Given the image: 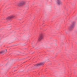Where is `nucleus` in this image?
<instances>
[{"mask_svg":"<svg viewBox=\"0 0 77 77\" xmlns=\"http://www.w3.org/2000/svg\"><path fill=\"white\" fill-rule=\"evenodd\" d=\"M26 4V2L23 0H21L20 1V2L18 4L19 6H21L25 5Z\"/></svg>","mask_w":77,"mask_h":77,"instance_id":"nucleus-1","label":"nucleus"},{"mask_svg":"<svg viewBox=\"0 0 77 77\" xmlns=\"http://www.w3.org/2000/svg\"><path fill=\"white\" fill-rule=\"evenodd\" d=\"M43 38H44V35L42 33H41L39 36L38 40L39 41H41L42 39Z\"/></svg>","mask_w":77,"mask_h":77,"instance_id":"nucleus-2","label":"nucleus"},{"mask_svg":"<svg viewBox=\"0 0 77 77\" xmlns=\"http://www.w3.org/2000/svg\"><path fill=\"white\" fill-rule=\"evenodd\" d=\"M44 63H38L36 64H35V67L37 68V67H38V66H41V65H44Z\"/></svg>","mask_w":77,"mask_h":77,"instance_id":"nucleus-3","label":"nucleus"},{"mask_svg":"<svg viewBox=\"0 0 77 77\" xmlns=\"http://www.w3.org/2000/svg\"><path fill=\"white\" fill-rule=\"evenodd\" d=\"M75 22H73L72 25H71V26L69 28V30H71L74 27V25L75 24Z\"/></svg>","mask_w":77,"mask_h":77,"instance_id":"nucleus-4","label":"nucleus"},{"mask_svg":"<svg viewBox=\"0 0 77 77\" xmlns=\"http://www.w3.org/2000/svg\"><path fill=\"white\" fill-rule=\"evenodd\" d=\"M15 17V16L14 15H12L10 16H9L7 18V20H11L12 18H14Z\"/></svg>","mask_w":77,"mask_h":77,"instance_id":"nucleus-5","label":"nucleus"},{"mask_svg":"<svg viewBox=\"0 0 77 77\" xmlns=\"http://www.w3.org/2000/svg\"><path fill=\"white\" fill-rule=\"evenodd\" d=\"M57 3L58 5H62V2L60 1V0H57Z\"/></svg>","mask_w":77,"mask_h":77,"instance_id":"nucleus-6","label":"nucleus"},{"mask_svg":"<svg viewBox=\"0 0 77 77\" xmlns=\"http://www.w3.org/2000/svg\"><path fill=\"white\" fill-rule=\"evenodd\" d=\"M7 52V50H5V51H0V54H5Z\"/></svg>","mask_w":77,"mask_h":77,"instance_id":"nucleus-7","label":"nucleus"},{"mask_svg":"<svg viewBox=\"0 0 77 77\" xmlns=\"http://www.w3.org/2000/svg\"><path fill=\"white\" fill-rule=\"evenodd\" d=\"M66 33H67V32H66Z\"/></svg>","mask_w":77,"mask_h":77,"instance_id":"nucleus-8","label":"nucleus"},{"mask_svg":"<svg viewBox=\"0 0 77 77\" xmlns=\"http://www.w3.org/2000/svg\"><path fill=\"white\" fill-rule=\"evenodd\" d=\"M28 9H29V8H28Z\"/></svg>","mask_w":77,"mask_h":77,"instance_id":"nucleus-9","label":"nucleus"},{"mask_svg":"<svg viewBox=\"0 0 77 77\" xmlns=\"http://www.w3.org/2000/svg\"><path fill=\"white\" fill-rule=\"evenodd\" d=\"M14 71H15L16 70H15Z\"/></svg>","mask_w":77,"mask_h":77,"instance_id":"nucleus-10","label":"nucleus"}]
</instances>
